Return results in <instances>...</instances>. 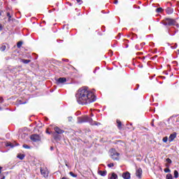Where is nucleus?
<instances>
[{"mask_svg": "<svg viewBox=\"0 0 179 179\" xmlns=\"http://www.w3.org/2000/svg\"><path fill=\"white\" fill-rule=\"evenodd\" d=\"M96 99L94 93L86 87L80 88L76 94V100L81 106H87V104L94 103Z\"/></svg>", "mask_w": 179, "mask_h": 179, "instance_id": "f257e3e1", "label": "nucleus"}, {"mask_svg": "<svg viewBox=\"0 0 179 179\" xmlns=\"http://www.w3.org/2000/svg\"><path fill=\"white\" fill-rule=\"evenodd\" d=\"M83 122H89L90 125H101V122L94 121L93 119L89 117L87 115L78 117V123L83 124Z\"/></svg>", "mask_w": 179, "mask_h": 179, "instance_id": "f03ea898", "label": "nucleus"}, {"mask_svg": "<svg viewBox=\"0 0 179 179\" xmlns=\"http://www.w3.org/2000/svg\"><path fill=\"white\" fill-rule=\"evenodd\" d=\"M160 23L161 24H164V26H176L177 22L173 18L166 17L161 21Z\"/></svg>", "mask_w": 179, "mask_h": 179, "instance_id": "7ed1b4c3", "label": "nucleus"}, {"mask_svg": "<svg viewBox=\"0 0 179 179\" xmlns=\"http://www.w3.org/2000/svg\"><path fill=\"white\" fill-rule=\"evenodd\" d=\"M109 153L113 160H120V153L117 152L115 149L111 148L109 151Z\"/></svg>", "mask_w": 179, "mask_h": 179, "instance_id": "20e7f679", "label": "nucleus"}, {"mask_svg": "<svg viewBox=\"0 0 179 179\" xmlns=\"http://www.w3.org/2000/svg\"><path fill=\"white\" fill-rule=\"evenodd\" d=\"M30 138L31 141H33V142H38V141H40V136L34 134L31 136Z\"/></svg>", "mask_w": 179, "mask_h": 179, "instance_id": "39448f33", "label": "nucleus"}, {"mask_svg": "<svg viewBox=\"0 0 179 179\" xmlns=\"http://www.w3.org/2000/svg\"><path fill=\"white\" fill-rule=\"evenodd\" d=\"M136 176L139 179L142 178V168H138L136 170Z\"/></svg>", "mask_w": 179, "mask_h": 179, "instance_id": "423d86ee", "label": "nucleus"}, {"mask_svg": "<svg viewBox=\"0 0 179 179\" xmlns=\"http://www.w3.org/2000/svg\"><path fill=\"white\" fill-rule=\"evenodd\" d=\"M66 82V78H59L57 80H56V83L57 85H61L62 83H65Z\"/></svg>", "mask_w": 179, "mask_h": 179, "instance_id": "0eeeda50", "label": "nucleus"}, {"mask_svg": "<svg viewBox=\"0 0 179 179\" xmlns=\"http://www.w3.org/2000/svg\"><path fill=\"white\" fill-rule=\"evenodd\" d=\"M177 138V133L173 132V134H170L169 138V142H173L174 139Z\"/></svg>", "mask_w": 179, "mask_h": 179, "instance_id": "6e6552de", "label": "nucleus"}, {"mask_svg": "<svg viewBox=\"0 0 179 179\" xmlns=\"http://www.w3.org/2000/svg\"><path fill=\"white\" fill-rule=\"evenodd\" d=\"M41 174L43 176V177H48V171L47 169H44L43 168L41 169Z\"/></svg>", "mask_w": 179, "mask_h": 179, "instance_id": "1a4fd4ad", "label": "nucleus"}, {"mask_svg": "<svg viewBox=\"0 0 179 179\" xmlns=\"http://www.w3.org/2000/svg\"><path fill=\"white\" fill-rule=\"evenodd\" d=\"M145 44L146 43L145 42H143V43H141L140 45H136L135 48L138 51H141V50H142V48H143V45H145Z\"/></svg>", "mask_w": 179, "mask_h": 179, "instance_id": "9d476101", "label": "nucleus"}, {"mask_svg": "<svg viewBox=\"0 0 179 179\" xmlns=\"http://www.w3.org/2000/svg\"><path fill=\"white\" fill-rule=\"evenodd\" d=\"M54 129H55L56 134H58L59 135H61V134H64V132H65V131L59 129V127H55L54 128Z\"/></svg>", "mask_w": 179, "mask_h": 179, "instance_id": "9b49d317", "label": "nucleus"}, {"mask_svg": "<svg viewBox=\"0 0 179 179\" xmlns=\"http://www.w3.org/2000/svg\"><path fill=\"white\" fill-rule=\"evenodd\" d=\"M122 178L124 179H131V173L129 172H124L122 173Z\"/></svg>", "mask_w": 179, "mask_h": 179, "instance_id": "f8f14e48", "label": "nucleus"}, {"mask_svg": "<svg viewBox=\"0 0 179 179\" xmlns=\"http://www.w3.org/2000/svg\"><path fill=\"white\" fill-rule=\"evenodd\" d=\"M166 12L167 15H171L173 13V12H174V9H173V8H171V7H168L166 9Z\"/></svg>", "mask_w": 179, "mask_h": 179, "instance_id": "ddd939ff", "label": "nucleus"}, {"mask_svg": "<svg viewBox=\"0 0 179 179\" xmlns=\"http://www.w3.org/2000/svg\"><path fill=\"white\" fill-rule=\"evenodd\" d=\"M6 146H10V148H15V146H19V143H15V145H14L13 143L9 142L6 144Z\"/></svg>", "mask_w": 179, "mask_h": 179, "instance_id": "4468645a", "label": "nucleus"}, {"mask_svg": "<svg viewBox=\"0 0 179 179\" xmlns=\"http://www.w3.org/2000/svg\"><path fill=\"white\" fill-rule=\"evenodd\" d=\"M108 178L109 179H117L118 176H117V174L113 173L112 174L109 175Z\"/></svg>", "mask_w": 179, "mask_h": 179, "instance_id": "2eb2a0df", "label": "nucleus"}, {"mask_svg": "<svg viewBox=\"0 0 179 179\" xmlns=\"http://www.w3.org/2000/svg\"><path fill=\"white\" fill-rule=\"evenodd\" d=\"M99 174L102 177H106L107 176V171H99Z\"/></svg>", "mask_w": 179, "mask_h": 179, "instance_id": "dca6fc26", "label": "nucleus"}, {"mask_svg": "<svg viewBox=\"0 0 179 179\" xmlns=\"http://www.w3.org/2000/svg\"><path fill=\"white\" fill-rule=\"evenodd\" d=\"M163 10H164L163 8L162 7H159L155 10V12H157V13H162Z\"/></svg>", "mask_w": 179, "mask_h": 179, "instance_id": "f3484780", "label": "nucleus"}, {"mask_svg": "<svg viewBox=\"0 0 179 179\" xmlns=\"http://www.w3.org/2000/svg\"><path fill=\"white\" fill-rule=\"evenodd\" d=\"M24 154H20V155H18L17 156V157L18 158V159H20V160H23V159H24Z\"/></svg>", "mask_w": 179, "mask_h": 179, "instance_id": "a211bd4d", "label": "nucleus"}, {"mask_svg": "<svg viewBox=\"0 0 179 179\" xmlns=\"http://www.w3.org/2000/svg\"><path fill=\"white\" fill-rule=\"evenodd\" d=\"M117 128H119V129H121V127L122 125V123H121V121H120L119 120H117Z\"/></svg>", "mask_w": 179, "mask_h": 179, "instance_id": "6ab92c4d", "label": "nucleus"}, {"mask_svg": "<svg viewBox=\"0 0 179 179\" xmlns=\"http://www.w3.org/2000/svg\"><path fill=\"white\" fill-rule=\"evenodd\" d=\"M20 136H21L22 139H26V138H27V134L22 133V134H21Z\"/></svg>", "mask_w": 179, "mask_h": 179, "instance_id": "aec40b11", "label": "nucleus"}, {"mask_svg": "<svg viewBox=\"0 0 179 179\" xmlns=\"http://www.w3.org/2000/svg\"><path fill=\"white\" fill-rule=\"evenodd\" d=\"M54 138H55V141H59L61 139V136H59V135H58V134H55Z\"/></svg>", "mask_w": 179, "mask_h": 179, "instance_id": "412c9836", "label": "nucleus"}, {"mask_svg": "<svg viewBox=\"0 0 179 179\" xmlns=\"http://www.w3.org/2000/svg\"><path fill=\"white\" fill-rule=\"evenodd\" d=\"M21 62H23V64H29V62H31L30 59H22Z\"/></svg>", "mask_w": 179, "mask_h": 179, "instance_id": "4be33fe9", "label": "nucleus"}, {"mask_svg": "<svg viewBox=\"0 0 179 179\" xmlns=\"http://www.w3.org/2000/svg\"><path fill=\"white\" fill-rule=\"evenodd\" d=\"M5 50H6V45H1V46L0 47V50L1 51H5Z\"/></svg>", "mask_w": 179, "mask_h": 179, "instance_id": "5701e85b", "label": "nucleus"}, {"mask_svg": "<svg viewBox=\"0 0 179 179\" xmlns=\"http://www.w3.org/2000/svg\"><path fill=\"white\" fill-rule=\"evenodd\" d=\"M23 45V42L20 41L17 43V48H20V47H22V45Z\"/></svg>", "mask_w": 179, "mask_h": 179, "instance_id": "b1692460", "label": "nucleus"}, {"mask_svg": "<svg viewBox=\"0 0 179 179\" xmlns=\"http://www.w3.org/2000/svg\"><path fill=\"white\" fill-rule=\"evenodd\" d=\"M166 179H173V176L171 173L166 175Z\"/></svg>", "mask_w": 179, "mask_h": 179, "instance_id": "393cba45", "label": "nucleus"}, {"mask_svg": "<svg viewBox=\"0 0 179 179\" xmlns=\"http://www.w3.org/2000/svg\"><path fill=\"white\" fill-rule=\"evenodd\" d=\"M174 177L175 178H178V171H174Z\"/></svg>", "mask_w": 179, "mask_h": 179, "instance_id": "a878e982", "label": "nucleus"}, {"mask_svg": "<svg viewBox=\"0 0 179 179\" xmlns=\"http://www.w3.org/2000/svg\"><path fill=\"white\" fill-rule=\"evenodd\" d=\"M166 163H168L169 164H171V163H173V161H171V160L170 159V158H167V159H166Z\"/></svg>", "mask_w": 179, "mask_h": 179, "instance_id": "bb28decb", "label": "nucleus"}, {"mask_svg": "<svg viewBox=\"0 0 179 179\" xmlns=\"http://www.w3.org/2000/svg\"><path fill=\"white\" fill-rule=\"evenodd\" d=\"M164 173H171V170H170L169 168L164 169Z\"/></svg>", "mask_w": 179, "mask_h": 179, "instance_id": "cd10ccee", "label": "nucleus"}, {"mask_svg": "<svg viewBox=\"0 0 179 179\" xmlns=\"http://www.w3.org/2000/svg\"><path fill=\"white\" fill-rule=\"evenodd\" d=\"M163 142H164V143H167V141H169V138L167 136L164 137L162 139Z\"/></svg>", "mask_w": 179, "mask_h": 179, "instance_id": "c85d7f7f", "label": "nucleus"}, {"mask_svg": "<svg viewBox=\"0 0 179 179\" xmlns=\"http://www.w3.org/2000/svg\"><path fill=\"white\" fill-rule=\"evenodd\" d=\"M69 174L70 176H71V177H74V178L78 177V175L73 173V172H70Z\"/></svg>", "mask_w": 179, "mask_h": 179, "instance_id": "c756f323", "label": "nucleus"}, {"mask_svg": "<svg viewBox=\"0 0 179 179\" xmlns=\"http://www.w3.org/2000/svg\"><path fill=\"white\" fill-rule=\"evenodd\" d=\"M22 148H24V149H30V146H29V145H26V144H24V145H22Z\"/></svg>", "mask_w": 179, "mask_h": 179, "instance_id": "7c9ffc66", "label": "nucleus"}, {"mask_svg": "<svg viewBox=\"0 0 179 179\" xmlns=\"http://www.w3.org/2000/svg\"><path fill=\"white\" fill-rule=\"evenodd\" d=\"M7 16L8 17V22H10V18L12 17V16L10 15V13H7Z\"/></svg>", "mask_w": 179, "mask_h": 179, "instance_id": "2f4dec72", "label": "nucleus"}, {"mask_svg": "<svg viewBox=\"0 0 179 179\" xmlns=\"http://www.w3.org/2000/svg\"><path fill=\"white\" fill-rule=\"evenodd\" d=\"M171 48H172V50H176V48H177V43H175L173 46H171Z\"/></svg>", "mask_w": 179, "mask_h": 179, "instance_id": "473e14b6", "label": "nucleus"}, {"mask_svg": "<svg viewBox=\"0 0 179 179\" xmlns=\"http://www.w3.org/2000/svg\"><path fill=\"white\" fill-rule=\"evenodd\" d=\"M72 119H73L72 116H69V117H68V121H69V122H71Z\"/></svg>", "mask_w": 179, "mask_h": 179, "instance_id": "72a5a7b5", "label": "nucleus"}, {"mask_svg": "<svg viewBox=\"0 0 179 179\" xmlns=\"http://www.w3.org/2000/svg\"><path fill=\"white\" fill-rule=\"evenodd\" d=\"M108 167H114V164L113 163L108 164Z\"/></svg>", "mask_w": 179, "mask_h": 179, "instance_id": "f704fd0d", "label": "nucleus"}, {"mask_svg": "<svg viewBox=\"0 0 179 179\" xmlns=\"http://www.w3.org/2000/svg\"><path fill=\"white\" fill-rule=\"evenodd\" d=\"M77 3H79V5L82 4V0H76Z\"/></svg>", "mask_w": 179, "mask_h": 179, "instance_id": "c9c22d12", "label": "nucleus"}, {"mask_svg": "<svg viewBox=\"0 0 179 179\" xmlns=\"http://www.w3.org/2000/svg\"><path fill=\"white\" fill-rule=\"evenodd\" d=\"M170 164H168V163H166V164H165L166 169H169V168H170Z\"/></svg>", "mask_w": 179, "mask_h": 179, "instance_id": "e433bc0d", "label": "nucleus"}, {"mask_svg": "<svg viewBox=\"0 0 179 179\" xmlns=\"http://www.w3.org/2000/svg\"><path fill=\"white\" fill-rule=\"evenodd\" d=\"M3 103V98L0 97V104Z\"/></svg>", "mask_w": 179, "mask_h": 179, "instance_id": "4c0bfd02", "label": "nucleus"}, {"mask_svg": "<svg viewBox=\"0 0 179 179\" xmlns=\"http://www.w3.org/2000/svg\"><path fill=\"white\" fill-rule=\"evenodd\" d=\"M62 61H64L65 62H69V59H62Z\"/></svg>", "mask_w": 179, "mask_h": 179, "instance_id": "58836bf2", "label": "nucleus"}, {"mask_svg": "<svg viewBox=\"0 0 179 179\" xmlns=\"http://www.w3.org/2000/svg\"><path fill=\"white\" fill-rule=\"evenodd\" d=\"M3 29V27H2V24H0V31H2Z\"/></svg>", "mask_w": 179, "mask_h": 179, "instance_id": "ea45409f", "label": "nucleus"}, {"mask_svg": "<svg viewBox=\"0 0 179 179\" xmlns=\"http://www.w3.org/2000/svg\"><path fill=\"white\" fill-rule=\"evenodd\" d=\"M115 5H117V3H118V0H115L114 3Z\"/></svg>", "mask_w": 179, "mask_h": 179, "instance_id": "a19ab883", "label": "nucleus"}, {"mask_svg": "<svg viewBox=\"0 0 179 179\" xmlns=\"http://www.w3.org/2000/svg\"><path fill=\"white\" fill-rule=\"evenodd\" d=\"M3 12H2V11H0V16H2V13H3Z\"/></svg>", "mask_w": 179, "mask_h": 179, "instance_id": "79ce46f5", "label": "nucleus"}, {"mask_svg": "<svg viewBox=\"0 0 179 179\" xmlns=\"http://www.w3.org/2000/svg\"><path fill=\"white\" fill-rule=\"evenodd\" d=\"M50 150H54V148L53 147H50Z\"/></svg>", "mask_w": 179, "mask_h": 179, "instance_id": "37998d69", "label": "nucleus"}, {"mask_svg": "<svg viewBox=\"0 0 179 179\" xmlns=\"http://www.w3.org/2000/svg\"><path fill=\"white\" fill-rule=\"evenodd\" d=\"M2 167L0 166V174L1 173Z\"/></svg>", "mask_w": 179, "mask_h": 179, "instance_id": "c03bdc74", "label": "nucleus"}, {"mask_svg": "<svg viewBox=\"0 0 179 179\" xmlns=\"http://www.w3.org/2000/svg\"><path fill=\"white\" fill-rule=\"evenodd\" d=\"M110 55H113V51L110 50Z\"/></svg>", "mask_w": 179, "mask_h": 179, "instance_id": "a18cd8bd", "label": "nucleus"}, {"mask_svg": "<svg viewBox=\"0 0 179 179\" xmlns=\"http://www.w3.org/2000/svg\"><path fill=\"white\" fill-rule=\"evenodd\" d=\"M62 179H68L66 177H63Z\"/></svg>", "mask_w": 179, "mask_h": 179, "instance_id": "49530a36", "label": "nucleus"}, {"mask_svg": "<svg viewBox=\"0 0 179 179\" xmlns=\"http://www.w3.org/2000/svg\"><path fill=\"white\" fill-rule=\"evenodd\" d=\"M125 48H128V44L125 45Z\"/></svg>", "mask_w": 179, "mask_h": 179, "instance_id": "de8ad7c7", "label": "nucleus"}, {"mask_svg": "<svg viewBox=\"0 0 179 179\" xmlns=\"http://www.w3.org/2000/svg\"><path fill=\"white\" fill-rule=\"evenodd\" d=\"M151 125H152V127H154V126H155V124H154L153 123H152Z\"/></svg>", "mask_w": 179, "mask_h": 179, "instance_id": "09e8293b", "label": "nucleus"}, {"mask_svg": "<svg viewBox=\"0 0 179 179\" xmlns=\"http://www.w3.org/2000/svg\"><path fill=\"white\" fill-rule=\"evenodd\" d=\"M46 132H47V134H50V131H47Z\"/></svg>", "mask_w": 179, "mask_h": 179, "instance_id": "8fccbe9b", "label": "nucleus"}, {"mask_svg": "<svg viewBox=\"0 0 179 179\" xmlns=\"http://www.w3.org/2000/svg\"><path fill=\"white\" fill-rule=\"evenodd\" d=\"M96 69L94 71V73H96Z\"/></svg>", "mask_w": 179, "mask_h": 179, "instance_id": "3c124183", "label": "nucleus"}, {"mask_svg": "<svg viewBox=\"0 0 179 179\" xmlns=\"http://www.w3.org/2000/svg\"><path fill=\"white\" fill-rule=\"evenodd\" d=\"M93 116H94V115H93V113H92V114H91V117H93Z\"/></svg>", "mask_w": 179, "mask_h": 179, "instance_id": "603ef678", "label": "nucleus"}, {"mask_svg": "<svg viewBox=\"0 0 179 179\" xmlns=\"http://www.w3.org/2000/svg\"><path fill=\"white\" fill-rule=\"evenodd\" d=\"M1 179H5V176H3V178H1Z\"/></svg>", "mask_w": 179, "mask_h": 179, "instance_id": "864d4df0", "label": "nucleus"}, {"mask_svg": "<svg viewBox=\"0 0 179 179\" xmlns=\"http://www.w3.org/2000/svg\"><path fill=\"white\" fill-rule=\"evenodd\" d=\"M95 69L97 71V69H99V68H98V67H96Z\"/></svg>", "mask_w": 179, "mask_h": 179, "instance_id": "5fc2aeb1", "label": "nucleus"}, {"mask_svg": "<svg viewBox=\"0 0 179 179\" xmlns=\"http://www.w3.org/2000/svg\"><path fill=\"white\" fill-rule=\"evenodd\" d=\"M136 86H137L138 87H139V85H136Z\"/></svg>", "mask_w": 179, "mask_h": 179, "instance_id": "6e6d98bb", "label": "nucleus"}, {"mask_svg": "<svg viewBox=\"0 0 179 179\" xmlns=\"http://www.w3.org/2000/svg\"><path fill=\"white\" fill-rule=\"evenodd\" d=\"M134 90H138V88L137 89H134Z\"/></svg>", "mask_w": 179, "mask_h": 179, "instance_id": "4d7b16f0", "label": "nucleus"}, {"mask_svg": "<svg viewBox=\"0 0 179 179\" xmlns=\"http://www.w3.org/2000/svg\"><path fill=\"white\" fill-rule=\"evenodd\" d=\"M124 41H128V40H124Z\"/></svg>", "mask_w": 179, "mask_h": 179, "instance_id": "13d9d810", "label": "nucleus"}, {"mask_svg": "<svg viewBox=\"0 0 179 179\" xmlns=\"http://www.w3.org/2000/svg\"><path fill=\"white\" fill-rule=\"evenodd\" d=\"M0 110H2V108L0 107Z\"/></svg>", "mask_w": 179, "mask_h": 179, "instance_id": "bf43d9fd", "label": "nucleus"}]
</instances>
